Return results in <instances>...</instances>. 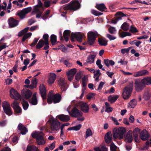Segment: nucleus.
Here are the masks:
<instances>
[{
	"label": "nucleus",
	"instance_id": "f257e3e1",
	"mask_svg": "<svg viewBox=\"0 0 151 151\" xmlns=\"http://www.w3.org/2000/svg\"><path fill=\"white\" fill-rule=\"evenodd\" d=\"M80 6V4L78 1H72L65 6L61 7L60 12L62 14L61 15L65 17L67 14V12L66 11L69 10L76 11L79 9Z\"/></svg>",
	"mask_w": 151,
	"mask_h": 151
},
{
	"label": "nucleus",
	"instance_id": "f03ea898",
	"mask_svg": "<svg viewBox=\"0 0 151 151\" xmlns=\"http://www.w3.org/2000/svg\"><path fill=\"white\" fill-rule=\"evenodd\" d=\"M45 134L42 132H32V137L36 140V143L38 145H43L46 142V139L44 137Z\"/></svg>",
	"mask_w": 151,
	"mask_h": 151
},
{
	"label": "nucleus",
	"instance_id": "7ed1b4c3",
	"mask_svg": "<svg viewBox=\"0 0 151 151\" xmlns=\"http://www.w3.org/2000/svg\"><path fill=\"white\" fill-rule=\"evenodd\" d=\"M126 130L123 127H121L119 128H114L113 131V135L114 138L115 139L118 138L121 140L123 138V135L126 132Z\"/></svg>",
	"mask_w": 151,
	"mask_h": 151
},
{
	"label": "nucleus",
	"instance_id": "20e7f679",
	"mask_svg": "<svg viewBox=\"0 0 151 151\" xmlns=\"http://www.w3.org/2000/svg\"><path fill=\"white\" fill-rule=\"evenodd\" d=\"M133 87V83H130L129 85L123 89L122 96L124 99H128L129 98Z\"/></svg>",
	"mask_w": 151,
	"mask_h": 151
},
{
	"label": "nucleus",
	"instance_id": "39448f33",
	"mask_svg": "<svg viewBox=\"0 0 151 151\" xmlns=\"http://www.w3.org/2000/svg\"><path fill=\"white\" fill-rule=\"evenodd\" d=\"M98 35V34L96 32H90L88 33L87 42L90 45H92L94 43Z\"/></svg>",
	"mask_w": 151,
	"mask_h": 151
},
{
	"label": "nucleus",
	"instance_id": "423d86ee",
	"mask_svg": "<svg viewBox=\"0 0 151 151\" xmlns=\"http://www.w3.org/2000/svg\"><path fill=\"white\" fill-rule=\"evenodd\" d=\"M134 84L135 89L137 92L141 91L145 86L144 81H142V79L141 81L139 79L135 80Z\"/></svg>",
	"mask_w": 151,
	"mask_h": 151
},
{
	"label": "nucleus",
	"instance_id": "0eeeda50",
	"mask_svg": "<svg viewBox=\"0 0 151 151\" xmlns=\"http://www.w3.org/2000/svg\"><path fill=\"white\" fill-rule=\"evenodd\" d=\"M2 106L4 113L7 115L10 116L12 114V110L8 102L6 101H4L2 104Z\"/></svg>",
	"mask_w": 151,
	"mask_h": 151
},
{
	"label": "nucleus",
	"instance_id": "6e6552de",
	"mask_svg": "<svg viewBox=\"0 0 151 151\" xmlns=\"http://www.w3.org/2000/svg\"><path fill=\"white\" fill-rule=\"evenodd\" d=\"M50 127L52 131H58L60 128V123L59 121L53 119L50 121Z\"/></svg>",
	"mask_w": 151,
	"mask_h": 151
},
{
	"label": "nucleus",
	"instance_id": "1a4fd4ad",
	"mask_svg": "<svg viewBox=\"0 0 151 151\" xmlns=\"http://www.w3.org/2000/svg\"><path fill=\"white\" fill-rule=\"evenodd\" d=\"M74 38H75L78 42H81L82 41L83 36L80 32L75 33L72 32L71 34L70 37V40L72 42L75 41Z\"/></svg>",
	"mask_w": 151,
	"mask_h": 151
},
{
	"label": "nucleus",
	"instance_id": "9d476101",
	"mask_svg": "<svg viewBox=\"0 0 151 151\" xmlns=\"http://www.w3.org/2000/svg\"><path fill=\"white\" fill-rule=\"evenodd\" d=\"M69 114L73 117H76L78 116H81L83 113L76 107H73L71 112H69Z\"/></svg>",
	"mask_w": 151,
	"mask_h": 151
},
{
	"label": "nucleus",
	"instance_id": "9b49d317",
	"mask_svg": "<svg viewBox=\"0 0 151 151\" xmlns=\"http://www.w3.org/2000/svg\"><path fill=\"white\" fill-rule=\"evenodd\" d=\"M19 103L18 101L15 100L11 104V106L13 108L14 112L15 113L19 114L22 111L21 108L18 105Z\"/></svg>",
	"mask_w": 151,
	"mask_h": 151
},
{
	"label": "nucleus",
	"instance_id": "f8f14e48",
	"mask_svg": "<svg viewBox=\"0 0 151 151\" xmlns=\"http://www.w3.org/2000/svg\"><path fill=\"white\" fill-rule=\"evenodd\" d=\"M10 96L12 98L16 100H18L21 97L20 95L18 93L17 91L14 88H12L10 91Z\"/></svg>",
	"mask_w": 151,
	"mask_h": 151
},
{
	"label": "nucleus",
	"instance_id": "ddd939ff",
	"mask_svg": "<svg viewBox=\"0 0 151 151\" xmlns=\"http://www.w3.org/2000/svg\"><path fill=\"white\" fill-rule=\"evenodd\" d=\"M140 129L137 127L134 129L132 132L134 139L135 142H139V134L140 133Z\"/></svg>",
	"mask_w": 151,
	"mask_h": 151
},
{
	"label": "nucleus",
	"instance_id": "4468645a",
	"mask_svg": "<svg viewBox=\"0 0 151 151\" xmlns=\"http://www.w3.org/2000/svg\"><path fill=\"white\" fill-rule=\"evenodd\" d=\"M8 22L9 27L13 28L16 27L18 25L19 21L14 19L12 17H11L8 19Z\"/></svg>",
	"mask_w": 151,
	"mask_h": 151
},
{
	"label": "nucleus",
	"instance_id": "2eb2a0df",
	"mask_svg": "<svg viewBox=\"0 0 151 151\" xmlns=\"http://www.w3.org/2000/svg\"><path fill=\"white\" fill-rule=\"evenodd\" d=\"M150 136L148 132L145 129L143 130L141 132L139 137L143 141L147 140Z\"/></svg>",
	"mask_w": 151,
	"mask_h": 151
},
{
	"label": "nucleus",
	"instance_id": "dca6fc26",
	"mask_svg": "<svg viewBox=\"0 0 151 151\" xmlns=\"http://www.w3.org/2000/svg\"><path fill=\"white\" fill-rule=\"evenodd\" d=\"M39 90L40 94L43 100L46 99V90L44 85L43 84H40L39 87Z\"/></svg>",
	"mask_w": 151,
	"mask_h": 151
},
{
	"label": "nucleus",
	"instance_id": "f3484780",
	"mask_svg": "<svg viewBox=\"0 0 151 151\" xmlns=\"http://www.w3.org/2000/svg\"><path fill=\"white\" fill-rule=\"evenodd\" d=\"M79 106L81 110L84 113H87L89 112V107L86 103L83 102L80 103Z\"/></svg>",
	"mask_w": 151,
	"mask_h": 151
},
{
	"label": "nucleus",
	"instance_id": "a211bd4d",
	"mask_svg": "<svg viewBox=\"0 0 151 151\" xmlns=\"http://www.w3.org/2000/svg\"><path fill=\"white\" fill-rule=\"evenodd\" d=\"M125 140L126 142L128 143H131L133 140V138L132 134V131L129 130L126 134L124 136Z\"/></svg>",
	"mask_w": 151,
	"mask_h": 151
},
{
	"label": "nucleus",
	"instance_id": "6ab92c4d",
	"mask_svg": "<svg viewBox=\"0 0 151 151\" xmlns=\"http://www.w3.org/2000/svg\"><path fill=\"white\" fill-rule=\"evenodd\" d=\"M21 94L22 96L26 99H29L32 95L31 91L28 89L22 91L21 92Z\"/></svg>",
	"mask_w": 151,
	"mask_h": 151
},
{
	"label": "nucleus",
	"instance_id": "aec40b11",
	"mask_svg": "<svg viewBox=\"0 0 151 151\" xmlns=\"http://www.w3.org/2000/svg\"><path fill=\"white\" fill-rule=\"evenodd\" d=\"M36 92L34 93L32 98L29 101V103L33 105H36L38 103V100L36 96Z\"/></svg>",
	"mask_w": 151,
	"mask_h": 151
},
{
	"label": "nucleus",
	"instance_id": "412c9836",
	"mask_svg": "<svg viewBox=\"0 0 151 151\" xmlns=\"http://www.w3.org/2000/svg\"><path fill=\"white\" fill-rule=\"evenodd\" d=\"M52 96L53 98V102L54 104L59 103L61 100V95L58 93L53 95Z\"/></svg>",
	"mask_w": 151,
	"mask_h": 151
},
{
	"label": "nucleus",
	"instance_id": "4be33fe9",
	"mask_svg": "<svg viewBox=\"0 0 151 151\" xmlns=\"http://www.w3.org/2000/svg\"><path fill=\"white\" fill-rule=\"evenodd\" d=\"M105 140L106 143L109 144L112 141V135L111 132H107L104 136Z\"/></svg>",
	"mask_w": 151,
	"mask_h": 151
},
{
	"label": "nucleus",
	"instance_id": "5701e85b",
	"mask_svg": "<svg viewBox=\"0 0 151 151\" xmlns=\"http://www.w3.org/2000/svg\"><path fill=\"white\" fill-rule=\"evenodd\" d=\"M19 130L21 131V133L22 134H25L28 132L27 129L21 123H19L18 126Z\"/></svg>",
	"mask_w": 151,
	"mask_h": 151
},
{
	"label": "nucleus",
	"instance_id": "b1692460",
	"mask_svg": "<svg viewBox=\"0 0 151 151\" xmlns=\"http://www.w3.org/2000/svg\"><path fill=\"white\" fill-rule=\"evenodd\" d=\"M58 117L59 119L63 122H68L70 119V117L68 115L63 114L59 115Z\"/></svg>",
	"mask_w": 151,
	"mask_h": 151
},
{
	"label": "nucleus",
	"instance_id": "393cba45",
	"mask_svg": "<svg viewBox=\"0 0 151 151\" xmlns=\"http://www.w3.org/2000/svg\"><path fill=\"white\" fill-rule=\"evenodd\" d=\"M66 82L64 79L60 78L58 81L59 85L62 87V90L63 91H65L66 89L65 88Z\"/></svg>",
	"mask_w": 151,
	"mask_h": 151
},
{
	"label": "nucleus",
	"instance_id": "a878e982",
	"mask_svg": "<svg viewBox=\"0 0 151 151\" xmlns=\"http://www.w3.org/2000/svg\"><path fill=\"white\" fill-rule=\"evenodd\" d=\"M71 32L69 30H65L63 33V38L67 42L69 40V37Z\"/></svg>",
	"mask_w": 151,
	"mask_h": 151
},
{
	"label": "nucleus",
	"instance_id": "bb28decb",
	"mask_svg": "<svg viewBox=\"0 0 151 151\" xmlns=\"http://www.w3.org/2000/svg\"><path fill=\"white\" fill-rule=\"evenodd\" d=\"M98 42L100 45L106 46L107 45L108 40L105 38H99Z\"/></svg>",
	"mask_w": 151,
	"mask_h": 151
},
{
	"label": "nucleus",
	"instance_id": "cd10ccee",
	"mask_svg": "<svg viewBox=\"0 0 151 151\" xmlns=\"http://www.w3.org/2000/svg\"><path fill=\"white\" fill-rule=\"evenodd\" d=\"M56 75L54 73L50 74L48 80V83L50 84H52L55 80Z\"/></svg>",
	"mask_w": 151,
	"mask_h": 151
},
{
	"label": "nucleus",
	"instance_id": "c85d7f7f",
	"mask_svg": "<svg viewBox=\"0 0 151 151\" xmlns=\"http://www.w3.org/2000/svg\"><path fill=\"white\" fill-rule=\"evenodd\" d=\"M115 15L116 16L115 17L118 21L121 20L123 17H127V14H124L121 12H116Z\"/></svg>",
	"mask_w": 151,
	"mask_h": 151
},
{
	"label": "nucleus",
	"instance_id": "c756f323",
	"mask_svg": "<svg viewBox=\"0 0 151 151\" xmlns=\"http://www.w3.org/2000/svg\"><path fill=\"white\" fill-rule=\"evenodd\" d=\"M96 57V55H91L90 56H88L87 58L86 62L90 64L93 63L94 61V58Z\"/></svg>",
	"mask_w": 151,
	"mask_h": 151
},
{
	"label": "nucleus",
	"instance_id": "7c9ffc66",
	"mask_svg": "<svg viewBox=\"0 0 151 151\" xmlns=\"http://www.w3.org/2000/svg\"><path fill=\"white\" fill-rule=\"evenodd\" d=\"M27 151H40L35 146L32 145H28L27 148Z\"/></svg>",
	"mask_w": 151,
	"mask_h": 151
},
{
	"label": "nucleus",
	"instance_id": "2f4dec72",
	"mask_svg": "<svg viewBox=\"0 0 151 151\" xmlns=\"http://www.w3.org/2000/svg\"><path fill=\"white\" fill-rule=\"evenodd\" d=\"M96 8L99 10L103 12L107 9L104 4H97L96 6Z\"/></svg>",
	"mask_w": 151,
	"mask_h": 151
},
{
	"label": "nucleus",
	"instance_id": "473e14b6",
	"mask_svg": "<svg viewBox=\"0 0 151 151\" xmlns=\"http://www.w3.org/2000/svg\"><path fill=\"white\" fill-rule=\"evenodd\" d=\"M76 72V69H72L70 70L69 71H67L66 72V74L68 76H71L73 77L74 76Z\"/></svg>",
	"mask_w": 151,
	"mask_h": 151
},
{
	"label": "nucleus",
	"instance_id": "72a5a7b5",
	"mask_svg": "<svg viewBox=\"0 0 151 151\" xmlns=\"http://www.w3.org/2000/svg\"><path fill=\"white\" fill-rule=\"evenodd\" d=\"M50 40L52 45H54L57 41V36L54 34L50 36Z\"/></svg>",
	"mask_w": 151,
	"mask_h": 151
},
{
	"label": "nucleus",
	"instance_id": "f704fd0d",
	"mask_svg": "<svg viewBox=\"0 0 151 151\" xmlns=\"http://www.w3.org/2000/svg\"><path fill=\"white\" fill-rule=\"evenodd\" d=\"M121 28L123 30L127 31L129 29V24L126 22H124L122 25Z\"/></svg>",
	"mask_w": 151,
	"mask_h": 151
},
{
	"label": "nucleus",
	"instance_id": "c9c22d12",
	"mask_svg": "<svg viewBox=\"0 0 151 151\" xmlns=\"http://www.w3.org/2000/svg\"><path fill=\"white\" fill-rule=\"evenodd\" d=\"M145 85H150L151 84V77L145 78L142 79Z\"/></svg>",
	"mask_w": 151,
	"mask_h": 151
},
{
	"label": "nucleus",
	"instance_id": "e433bc0d",
	"mask_svg": "<svg viewBox=\"0 0 151 151\" xmlns=\"http://www.w3.org/2000/svg\"><path fill=\"white\" fill-rule=\"evenodd\" d=\"M29 29V27H27L19 32L18 34V36L19 37L22 36L23 35L27 32Z\"/></svg>",
	"mask_w": 151,
	"mask_h": 151
},
{
	"label": "nucleus",
	"instance_id": "4c0bfd02",
	"mask_svg": "<svg viewBox=\"0 0 151 151\" xmlns=\"http://www.w3.org/2000/svg\"><path fill=\"white\" fill-rule=\"evenodd\" d=\"M137 101L135 99L132 100L129 103V106H131V108H134L137 104Z\"/></svg>",
	"mask_w": 151,
	"mask_h": 151
},
{
	"label": "nucleus",
	"instance_id": "58836bf2",
	"mask_svg": "<svg viewBox=\"0 0 151 151\" xmlns=\"http://www.w3.org/2000/svg\"><path fill=\"white\" fill-rule=\"evenodd\" d=\"M26 14L22 10L20 12H18L17 14H16L18 16L22 19L24 18Z\"/></svg>",
	"mask_w": 151,
	"mask_h": 151
},
{
	"label": "nucleus",
	"instance_id": "ea45409f",
	"mask_svg": "<svg viewBox=\"0 0 151 151\" xmlns=\"http://www.w3.org/2000/svg\"><path fill=\"white\" fill-rule=\"evenodd\" d=\"M117 95L114 96H109L108 98V101L111 103L114 102L118 98Z\"/></svg>",
	"mask_w": 151,
	"mask_h": 151
},
{
	"label": "nucleus",
	"instance_id": "a19ab883",
	"mask_svg": "<svg viewBox=\"0 0 151 151\" xmlns=\"http://www.w3.org/2000/svg\"><path fill=\"white\" fill-rule=\"evenodd\" d=\"M44 45L43 40L42 39L40 40L37 44L36 48L37 49H40Z\"/></svg>",
	"mask_w": 151,
	"mask_h": 151
},
{
	"label": "nucleus",
	"instance_id": "79ce46f5",
	"mask_svg": "<svg viewBox=\"0 0 151 151\" xmlns=\"http://www.w3.org/2000/svg\"><path fill=\"white\" fill-rule=\"evenodd\" d=\"M144 99L146 101H147L150 99V93L148 92H146L144 93Z\"/></svg>",
	"mask_w": 151,
	"mask_h": 151
},
{
	"label": "nucleus",
	"instance_id": "37998d69",
	"mask_svg": "<svg viewBox=\"0 0 151 151\" xmlns=\"http://www.w3.org/2000/svg\"><path fill=\"white\" fill-rule=\"evenodd\" d=\"M22 103L23 109L24 110H26L28 109L29 106L28 102L25 100H23V102Z\"/></svg>",
	"mask_w": 151,
	"mask_h": 151
},
{
	"label": "nucleus",
	"instance_id": "c03bdc74",
	"mask_svg": "<svg viewBox=\"0 0 151 151\" xmlns=\"http://www.w3.org/2000/svg\"><path fill=\"white\" fill-rule=\"evenodd\" d=\"M32 35V33L31 32H29L24 35L22 39V42H25L26 39L31 36Z\"/></svg>",
	"mask_w": 151,
	"mask_h": 151
},
{
	"label": "nucleus",
	"instance_id": "a18cd8bd",
	"mask_svg": "<svg viewBox=\"0 0 151 151\" xmlns=\"http://www.w3.org/2000/svg\"><path fill=\"white\" fill-rule=\"evenodd\" d=\"M92 134V132L90 129H88L86 130V135L85 137L86 139L87 138L91 135Z\"/></svg>",
	"mask_w": 151,
	"mask_h": 151
},
{
	"label": "nucleus",
	"instance_id": "49530a36",
	"mask_svg": "<svg viewBox=\"0 0 151 151\" xmlns=\"http://www.w3.org/2000/svg\"><path fill=\"white\" fill-rule=\"evenodd\" d=\"M95 151H108L107 148L104 146L102 147L101 149H100L99 147H97L94 149Z\"/></svg>",
	"mask_w": 151,
	"mask_h": 151
},
{
	"label": "nucleus",
	"instance_id": "de8ad7c7",
	"mask_svg": "<svg viewBox=\"0 0 151 151\" xmlns=\"http://www.w3.org/2000/svg\"><path fill=\"white\" fill-rule=\"evenodd\" d=\"M82 77L81 73L80 72L77 73L76 75L75 79L77 81H78Z\"/></svg>",
	"mask_w": 151,
	"mask_h": 151
},
{
	"label": "nucleus",
	"instance_id": "09e8293b",
	"mask_svg": "<svg viewBox=\"0 0 151 151\" xmlns=\"http://www.w3.org/2000/svg\"><path fill=\"white\" fill-rule=\"evenodd\" d=\"M140 76H146L148 74V71L146 70H143L139 71Z\"/></svg>",
	"mask_w": 151,
	"mask_h": 151
},
{
	"label": "nucleus",
	"instance_id": "8fccbe9b",
	"mask_svg": "<svg viewBox=\"0 0 151 151\" xmlns=\"http://www.w3.org/2000/svg\"><path fill=\"white\" fill-rule=\"evenodd\" d=\"M109 32L111 34H115L116 32V30L114 27H111L109 29Z\"/></svg>",
	"mask_w": 151,
	"mask_h": 151
},
{
	"label": "nucleus",
	"instance_id": "3c124183",
	"mask_svg": "<svg viewBox=\"0 0 151 151\" xmlns=\"http://www.w3.org/2000/svg\"><path fill=\"white\" fill-rule=\"evenodd\" d=\"M117 147L114 145L113 142H112L110 146L111 151H117L116 150Z\"/></svg>",
	"mask_w": 151,
	"mask_h": 151
},
{
	"label": "nucleus",
	"instance_id": "603ef678",
	"mask_svg": "<svg viewBox=\"0 0 151 151\" xmlns=\"http://www.w3.org/2000/svg\"><path fill=\"white\" fill-rule=\"evenodd\" d=\"M131 48L132 47H129L126 49L124 48L122 49L121 50V52L123 54H124L125 52L128 53Z\"/></svg>",
	"mask_w": 151,
	"mask_h": 151
},
{
	"label": "nucleus",
	"instance_id": "864d4df0",
	"mask_svg": "<svg viewBox=\"0 0 151 151\" xmlns=\"http://www.w3.org/2000/svg\"><path fill=\"white\" fill-rule=\"evenodd\" d=\"M32 8L31 7H29L25 8L23 9L22 10L24 11V13L26 14H27L30 12L32 10Z\"/></svg>",
	"mask_w": 151,
	"mask_h": 151
},
{
	"label": "nucleus",
	"instance_id": "5fc2aeb1",
	"mask_svg": "<svg viewBox=\"0 0 151 151\" xmlns=\"http://www.w3.org/2000/svg\"><path fill=\"white\" fill-rule=\"evenodd\" d=\"M39 39V38L37 39L35 38L34 39V40L33 41V42L30 45L32 47H33L34 46L36 45V44L37 43Z\"/></svg>",
	"mask_w": 151,
	"mask_h": 151
},
{
	"label": "nucleus",
	"instance_id": "6e6d98bb",
	"mask_svg": "<svg viewBox=\"0 0 151 151\" xmlns=\"http://www.w3.org/2000/svg\"><path fill=\"white\" fill-rule=\"evenodd\" d=\"M129 31L132 33H134L137 32L138 31L135 27H134L132 26H131L130 27V29L129 30Z\"/></svg>",
	"mask_w": 151,
	"mask_h": 151
},
{
	"label": "nucleus",
	"instance_id": "4d7b16f0",
	"mask_svg": "<svg viewBox=\"0 0 151 151\" xmlns=\"http://www.w3.org/2000/svg\"><path fill=\"white\" fill-rule=\"evenodd\" d=\"M106 37L108 38L110 40H113L115 39L116 38V37H115L114 36H112L109 34H107L106 35Z\"/></svg>",
	"mask_w": 151,
	"mask_h": 151
},
{
	"label": "nucleus",
	"instance_id": "13d9d810",
	"mask_svg": "<svg viewBox=\"0 0 151 151\" xmlns=\"http://www.w3.org/2000/svg\"><path fill=\"white\" fill-rule=\"evenodd\" d=\"M52 102H53V98L52 96H48L47 99V103L50 104H51Z\"/></svg>",
	"mask_w": 151,
	"mask_h": 151
},
{
	"label": "nucleus",
	"instance_id": "bf43d9fd",
	"mask_svg": "<svg viewBox=\"0 0 151 151\" xmlns=\"http://www.w3.org/2000/svg\"><path fill=\"white\" fill-rule=\"evenodd\" d=\"M64 126L62 124L60 127V136L61 137V138H62V139H63V136L64 135V133L63 132V129L64 128Z\"/></svg>",
	"mask_w": 151,
	"mask_h": 151
},
{
	"label": "nucleus",
	"instance_id": "052dcab7",
	"mask_svg": "<svg viewBox=\"0 0 151 151\" xmlns=\"http://www.w3.org/2000/svg\"><path fill=\"white\" fill-rule=\"evenodd\" d=\"M38 7H39L38 6H37L36 5L35 6L33 9V12L35 13H37L38 12H40V11L38 8Z\"/></svg>",
	"mask_w": 151,
	"mask_h": 151
},
{
	"label": "nucleus",
	"instance_id": "680f3d73",
	"mask_svg": "<svg viewBox=\"0 0 151 151\" xmlns=\"http://www.w3.org/2000/svg\"><path fill=\"white\" fill-rule=\"evenodd\" d=\"M104 84V83L103 82L101 81L100 82L99 86L97 88L98 90H101L102 88L103 85Z\"/></svg>",
	"mask_w": 151,
	"mask_h": 151
},
{
	"label": "nucleus",
	"instance_id": "e2e57ef3",
	"mask_svg": "<svg viewBox=\"0 0 151 151\" xmlns=\"http://www.w3.org/2000/svg\"><path fill=\"white\" fill-rule=\"evenodd\" d=\"M94 96V93H90L88 94L87 96V99H90L93 98Z\"/></svg>",
	"mask_w": 151,
	"mask_h": 151
},
{
	"label": "nucleus",
	"instance_id": "0e129e2a",
	"mask_svg": "<svg viewBox=\"0 0 151 151\" xmlns=\"http://www.w3.org/2000/svg\"><path fill=\"white\" fill-rule=\"evenodd\" d=\"M101 74V73L100 72V70L98 69L97 70L95 73H94V78L97 76H100Z\"/></svg>",
	"mask_w": 151,
	"mask_h": 151
},
{
	"label": "nucleus",
	"instance_id": "69168bd1",
	"mask_svg": "<svg viewBox=\"0 0 151 151\" xmlns=\"http://www.w3.org/2000/svg\"><path fill=\"white\" fill-rule=\"evenodd\" d=\"M92 13L93 14L96 16L101 15L103 14V13H102L98 11H96L95 10H93L92 12Z\"/></svg>",
	"mask_w": 151,
	"mask_h": 151
},
{
	"label": "nucleus",
	"instance_id": "338daca9",
	"mask_svg": "<svg viewBox=\"0 0 151 151\" xmlns=\"http://www.w3.org/2000/svg\"><path fill=\"white\" fill-rule=\"evenodd\" d=\"M81 127V124H79L73 127L75 131L79 130Z\"/></svg>",
	"mask_w": 151,
	"mask_h": 151
},
{
	"label": "nucleus",
	"instance_id": "774afa93",
	"mask_svg": "<svg viewBox=\"0 0 151 151\" xmlns=\"http://www.w3.org/2000/svg\"><path fill=\"white\" fill-rule=\"evenodd\" d=\"M51 1H45L44 2V6L47 7H48L50 6Z\"/></svg>",
	"mask_w": 151,
	"mask_h": 151
}]
</instances>
